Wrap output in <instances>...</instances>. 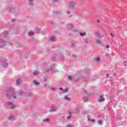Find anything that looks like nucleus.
Segmentation results:
<instances>
[{
    "instance_id": "obj_1",
    "label": "nucleus",
    "mask_w": 127,
    "mask_h": 127,
    "mask_svg": "<svg viewBox=\"0 0 127 127\" xmlns=\"http://www.w3.org/2000/svg\"><path fill=\"white\" fill-rule=\"evenodd\" d=\"M53 61H56L57 59H60L63 60V53H60L59 54H56L55 56L52 58Z\"/></svg>"
},
{
    "instance_id": "obj_2",
    "label": "nucleus",
    "mask_w": 127,
    "mask_h": 127,
    "mask_svg": "<svg viewBox=\"0 0 127 127\" xmlns=\"http://www.w3.org/2000/svg\"><path fill=\"white\" fill-rule=\"evenodd\" d=\"M6 97L7 98H11V97H13L14 99H15V98H16V96H15V95H13V94H12V91L9 89H8Z\"/></svg>"
},
{
    "instance_id": "obj_3",
    "label": "nucleus",
    "mask_w": 127,
    "mask_h": 127,
    "mask_svg": "<svg viewBox=\"0 0 127 127\" xmlns=\"http://www.w3.org/2000/svg\"><path fill=\"white\" fill-rule=\"evenodd\" d=\"M55 68V64H53L50 65V69L44 70V73H48V72H49L50 71H52V70H54Z\"/></svg>"
},
{
    "instance_id": "obj_4",
    "label": "nucleus",
    "mask_w": 127,
    "mask_h": 127,
    "mask_svg": "<svg viewBox=\"0 0 127 127\" xmlns=\"http://www.w3.org/2000/svg\"><path fill=\"white\" fill-rule=\"evenodd\" d=\"M6 104H7V106H8L9 107H10L11 110H13V109H14L15 107V106L14 105H13V103H12V102H11L10 101L7 102Z\"/></svg>"
},
{
    "instance_id": "obj_5",
    "label": "nucleus",
    "mask_w": 127,
    "mask_h": 127,
    "mask_svg": "<svg viewBox=\"0 0 127 127\" xmlns=\"http://www.w3.org/2000/svg\"><path fill=\"white\" fill-rule=\"evenodd\" d=\"M5 44H6V41L2 39L0 40V48H2V47H3V46H4Z\"/></svg>"
},
{
    "instance_id": "obj_6",
    "label": "nucleus",
    "mask_w": 127,
    "mask_h": 127,
    "mask_svg": "<svg viewBox=\"0 0 127 127\" xmlns=\"http://www.w3.org/2000/svg\"><path fill=\"white\" fill-rule=\"evenodd\" d=\"M57 110V107L55 106V105H52L51 107V109L50 110V113H51V112H56Z\"/></svg>"
},
{
    "instance_id": "obj_7",
    "label": "nucleus",
    "mask_w": 127,
    "mask_h": 127,
    "mask_svg": "<svg viewBox=\"0 0 127 127\" xmlns=\"http://www.w3.org/2000/svg\"><path fill=\"white\" fill-rule=\"evenodd\" d=\"M67 28L68 29H70L72 31H75L74 30H73V27H74V26H73V24H68L66 25Z\"/></svg>"
},
{
    "instance_id": "obj_8",
    "label": "nucleus",
    "mask_w": 127,
    "mask_h": 127,
    "mask_svg": "<svg viewBox=\"0 0 127 127\" xmlns=\"http://www.w3.org/2000/svg\"><path fill=\"white\" fill-rule=\"evenodd\" d=\"M2 66L6 68L7 67V63L6 62V60H5L4 61L2 62Z\"/></svg>"
},
{
    "instance_id": "obj_9",
    "label": "nucleus",
    "mask_w": 127,
    "mask_h": 127,
    "mask_svg": "<svg viewBox=\"0 0 127 127\" xmlns=\"http://www.w3.org/2000/svg\"><path fill=\"white\" fill-rule=\"evenodd\" d=\"M84 42H85V43H86V44H89L92 42V41H91V40L90 39H89L88 38L84 39Z\"/></svg>"
},
{
    "instance_id": "obj_10",
    "label": "nucleus",
    "mask_w": 127,
    "mask_h": 127,
    "mask_svg": "<svg viewBox=\"0 0 127 127\" xmlns=\"http://www.w3.org/2000/svg\"><path fill=\"white\" fill-rule=\"evenodd\" d=\"M99 102H104L105 101V98L103 95L100 96V98L98 99Z\"/></svg>"
},
{
    "instance_id": "obj_11",
    "label": "nucleus",
    "mask_w": 127,
    "mask_h": 127,
    "mask_svg": "<svg viewBox=\"0 0 127 127\" xmlns=\"http://www.w3.org/2000/svg\"><path fill=\"white\" fill-rule=\"evenodd\" d=\"M95 34L97 37H100V38H102V37L101 36V34H100L99 31H95Z\"/></svg>"
},
{
    "instance_id": "obj_12",
    "label": "nucleus",
    "mask_w": 127,
    "mask_h": 127,
    "mask_svg": "<svg viewBox=\"0 0 127 127\" xmlns=\"http://www.w3.org/2000/svg\"><path fill=\"white\" fill-rule=\"evenodd\" d=\"M74 6H75V2L73 1L69 2V7L73 8Z\"/></svg>"
},
{
    "instance_id": "obj_13",
    "label": "nucleus",
    "mask_w": 127,
    "mask_h": 127,
    "mask_svg": "<svg viewBox=\"0 0 127 127\" xmlns=\"http://www.w3.org/2000/svg\"><path fill=\"white\" fill-rule=\"evenodd\" d=\"M49 40L51 42H53L55 41V40H56V38L54 36H52L49 38Z\"/></svg>"
},
{
    "instance_id": "obj_14",
    "label": "nucleus",
    "mask_w": 127,
    "mask_h": 127,
    "mask_svg": "<svg viewBox=\"0 0 127 127\" xmlns=\"http://www.w3.org/2000/svg\"><path fill=\"white\" fill-rule=\"evenodd\" d=\"M33 83L35 86H39L40 85V83L37 82L36 80H34Z\"/></svg>"
},
{
    "instance_id": "obj_15",
    "label": "nucleus",
    "mask_w": 127,
    "mask_h": 127,
    "mask_svg": "<svg viewBox=\"0 0 127 127\" xmlns=\"http://www.w3.org/2000/svg\"><path fill=\"white\" fill-rule=\"evenodd\" d=\"M22 82V81H21V79L19 78L16 81V85H20V84H21Z\"/></svg>"
},
{
    "instance_id": "obj_16",
    "label": "nucleus",
    "mask_w": 127,
    "mask_h": 127,
    "mask_svg": "<svg viewBox=\"0 0 127 127\" xmlns=\"http://www.w3.org/2000/svg\"><path fill=\"white\" fill-rule=\"evenodd\" d=\"M32 74L34 76H37V75H39V71L36 70V71H34V72H33Z\"/></svg>"
},
{
    "instance_id": "obj_17",
    "label": "nucleus",
    "mask_w": 127,
    "mask_h": 127,
    "mask_svg": "<svg viewBox=\"0 0 127 127\" xmlns=\"http://www.w3.org/2000/svg\"><path fill=\"white\" fill-rule=\"evenodd\" d=\"M34 1V0H29L28 4H29V5H33Z\"/></svg>"
},
{
    "instance_id": "obj_18",
    "label": "nucleus",
    "mask_w": 127,
    "mask_h": 127,
    "mask_svg": "<svg viewBox=\"0 0 127 127\" xmlns=\"http://www.w3.org/2000/svg\"><path fill=\"white\" fill-rule=\"evenodd\" d=\"M103 123L104 122L103 121V120H100L98 121L97 124H98V125H100V126H102Z\"/></svg>"
},
{
    "instance_id": "obj_19",
    "label": "nucleus",
    "mask_w": 127,
    "mask_h": 127,
    "mask_svg": "<svg viewBox=\"0 0 127 127\" xmlns=\"http://www.w3.org/2000/svg\"><path fill=\"white\" fill-rule=\"evenodd\" d=\"M83 102H88V97L85 96L82 98Z\"/></svg>"
},
{
    "instance_id": "obj_20",
    "label": "nucleus",
    "mask_w": 127,
    "mask_h": 127,
    "mask_svg": "<svg viewBox=\"0 0 127 127\" xmlns=\"http://www.w3.org/2000/svg\"><path fill=\"white\" fill-rule=\"evenodd\" d=\"M4 34H5V35L4 36V37H5V38H7V35L8 34V31H5L4 32Z\"/></svg>"
},
{
    "instance_id": "obj_21",
    "label": "nucleus",
    "mask_w": 127,
    "mask_h": 127,
    "mask_svg": "<svg viewBox=\"0 0 127 127\" xmlns=\"http://www.w3.org/2000/svg\"><path fill=\"white\" fill-rule=\"evenodd\" d=\"M33 96V93L29 92L27 93V97H32Z\"/></svg>"
},
{
    "instance_id": "obj_22",
    "label": "nucleus",
    "mask_w": 127,
    "mask_h": 127,
    "mask_svg": "<svg viewBox=\"0 0 127 127\" xmlns=\"http://www.w3.org/2000/svg\"><path fill=\"white\" fill-rule=\"evenodd\" d=\"M64 100H65V101H69L70 100H71V98L67 96H64Z\"/></svg>"
},
{
    "instance_id": "obj_23",
    "label": "nucleus",
    "mask_w": 127,
    "mask_h": 127,
    "mask_svg": "<svg viewBox=\"0 0 127 127\" xmlns=\"http://www.w3.org/2000/svg\"><path fill=\"white\" fill-rule=\"evenodd\" d=\"M28 36H33V35H34V33L33 32H29L28 33Z\"/></svg>"
},
{
    "instance_id": "obj_24",
    "label": "nucleus",
    "mask_w": 127,
    "mask_h": 127,
    "mask_svg": "<svg viewBox=\"0 0 127 127\" xmlns=\"http://www.w3.org/2000/svg\"><path fill=\"white\" fill-rule=\"evenodd\" d=\"M15 46L17 47V48H19L20 47V44L19 43H16L15 44Z\"/></svg>"
},
{
    "instance_id": "obj_25",
    "label": "nucleus",
    "mask_w": 127,
    "mask_h": 127,
    "mask_svg": "<svg viewBox=\"0 0 127 127\" xmlns=\"http://www.w3.org/2000/svg\"><path fill=\"white\" fill-rule=\"evenodd\" d=\"M95 43L96 44H101V43H102V42L101 41V40H97L96 41H95Z\"/></svg>"
},
{
    "instance_id": "obj_26",
    "label": "nucleus",
    "mask_w": 127,
    "mask_h": 127,
    "mask_svg": "<svg viewBox=\"0 0 127 127\" xmlns=\"http://www.w3.org/2000/svg\"><path fill=\"white\" fill-rule=\"evenodd\" d=\"M79 112H80V108H76L75 109V113L76 114H78V113H79Z\"/></svg>"
},
{
    "instance_id": "obj_27",
    "label": "nucleus",
    "mask_w": 127,
    "mask_h": 127,
    "mask_svg": "<svg viewBox=\"0 0 127 127\" xmlns=\"http://www.w3.org/2000/svg\"><path fill=\"white\" fill-rule=\"evenodd\" d=\"M14 118V116H13V115H11L10 116L8 117V120H12Z\"/></svg>"
},
{
    "instance_id": "obj_28",
    "label": "nucleus",
    "mask_w": 127,
    "mask_h": 127,
    "mask_svg": "<svg viewBox=\"0 0 127 127\" xmlns=\"http://www.w3.org/2000/svg\"><path fill=\"white\" fill-rule=\"evenodd\" d=\"M10 11H12V12H16L15 9L14 8H12L10 9Z\"/></svg>"
},
{
    "instance_id": "obj_29",
    "label": "nucleus",
    "mask_w": 127,
    "mask_h": 127,
    "mask_svg": "<svg viewBox=\"0 0 127 127\" xmlns=\"http://www.w3.org/2000/svg\"><path fill=\"white\" fill-rule=\"evenodd\" d=\"M71 117V112H69V116L66 117V119L67 120H69V119H70Z\"/></svg>"
},
{
    "instance_id": "obj_30",
    "label": "nucleus",
    "mask_w": 127,
    "mask_h": 127,
    "mask_svg": "<svg viewBox=\"0 0 127 127\" xmlns=\"http://www.w3.org/2000/svg\"><path fill=\"white\" fill-rule=\"evenodd\" d=\"M51 90H52V91H54L55 92H56V91H57V89L53 87L51 88Z\"/></svg>"
},
{
    "instance_id": "obj_31",
    "label": "nucleus",
    "mask_w": 127,
    "mask_h": 127,
    "mask_svg": "<svg viewBox=\"0 0 127 127\" xmlns=\"http://www.w3.org/2000/svg\"><path fill=\"white\" fill-rule=\"evenodd\" d=\"M80 36H84V35H86V33H80Z\"/></svg>"
},
{
    "instance_id": "obj_32",
    "label": "nucleus",
    "mask_w": 127,
    "mask_h": 127,
    "mask_svg": "<svg viewBox=\"0 0 127 127\" xmlns=\"http://www.w3.org/2000/svg\"><path fill=\"white\" fill-rule=\"evenodd\" d=\"M68 90H69L68 88H66L64 90V93H67V92H68Z\"/></svg>"
},
{
    "instance_id": "obj_33",
    "label": "nucleus",
    "mask_w": 127,
    "mask_h": 127,
    "mask_svg": "<svg viewBox=\"0 0 127 127\" xmlns=\"http://www.w3.org/2000/svg\"><path fill=\"white\" fill-rule=\"evenodd\" d=\"M19 95H23V91L22 90L19 91Z\"/></svg>"
},
{
    "instance_id": "obj_34",
    "label": "nucleus",
    "mask_w": 127,
    "mask_h": 127,
    "mask_svg": "<svg viewBox=\"0 0 127 127\" xmlns=\"http://www.w3.org/2000/svg\"><path fill=\"white\" fill-rule=\"evenodd\" d=\"M43 122H45V123L48 122H49V119H44V120H43Z\"/></svg>"
},
{
    "instance_id": "obj_35",
    "label": "nucleus",
    "mask_w": 127,
    "mask_h": 127,
    "mask_svg": "<svg viewBox=\"0 0 127 127\" xmlns=\"http://www.w3.org/2000/svg\"><path fill=\"white\" fill-rule=\"evenodd\" d=\"M68 80H70V81H72V76H70V75H69L68 76Z\"/></svg>"
},
{
    "instance_id": "obj_36",
    "label": "nucleus",
    "mask_w": 127,
    "mask_h": 127,
    "mask_svg": "<svg viewBox=\"0 0 127 127\" xmlns=\"http://www.w3.org/2000/svg\"><path fill=\"white\" fill-rule=\"evenodd\" d=\"M66 127H73V125L72 124H68Z\"/></svg>"
},
{
    "instance_id": "obj_37",
    "label": "nucleus",
    "mask_w": 127,
    "mask_h": 127,
    "mask_svg": "<svg viewBox=\"0 0 127 127\" xmlns=\"http://www.w3.org/2000/svg\"><path fill=\"white\" fill-rule=\"evenodd\" d=\"M95 61L96 62H99L100 61V58H96L95 60Z\"/></svg>"
},
{
    "instance_id": "obj_38",
    "label": "nucleus",
    "mask_w": 127,
    "mask_h": 127,
    "mask_svg": "<svg viewBox=\"0 0 127 127\" xmlns=\"http://www.w3.org/2000/svg\"><path fill=\"white\" fill-rule=\"evenodd\" d=\"M90 117H91V116H90V115H88V116H87V120H88V121H91V120H90Z\"/></svg>"
},
{
    "instance_id": "obj_39",
    "label": "nucleus",
    "mask_w": 127,
    "mask_h": 127,
    "mask_svg": "<svg viewBox=\"0 0 127 127\" xmlns=\"http://www.w3.org/2000/svg\"><path fill=\"white\" fill-rule=\"evenodd\" d=\"M59 89L60 90V91H63V92H64V89H63L62 88H60Z\"/></svg>"
},
{
    "instance_id": "obj_40",
    "label": "nucleus",
    "mask_w": 127,
    "mask_h": 127,
    "mask_svg": "<svg viewBox=\"0 0 127 127\" xmlns=\"http://www.w3.org/2000/svg\"><path fill=\"white\" fill-rule=\"evenodd\" d=\"M52 1L53 2H57V1H58V0H53Z\"/></svg>"
},
{
    "instance_id": "obj_41",
    "label": "nucleus",
    "mask_w": 127,
    "mask_h": 127,
    "mask_svg": "<svg viewBox=\"0 0 127 127\" xmlns=\"http://www.w3.org/2000/svg\"><path fill=\"white\" fill-rule=\"evenodd\" d=\"M43 65H47V62H44Z\"/></svg>"
},
{
    "instance_id": "obj_42",
    "label": "nucleus",
    "mask_w": 127,
    "mask_h": 127,
    "mask_svg": "<svg viewBox=\"0 0 127 127\" xmlns=\"http://www.w3.org/2000/svg\"><path fill=\"white\" fill-rule=\"evenodd\" d=\"M66 13H67V14H70V12H69V10H67V11H66Z\"/></svg>"
},
{
    "instance_id": "obj_43",
    "label": "nucleus",
    "mask_w": 127,
    "mask_h": 127,
    "mask_svg": "<svg viewBox=\"0 0 127 127\" xmlns=\"http://www.w3.org/2000/svg\"><path fill=\"white\" fill-rule=\"evenodd\" d=\"M71 45H72V46L73 47H74V46H75V43H71Z\"/></svg>"
},
{
    "instance_id": "obj_44",
    "label": "nucleus",
    "mask_w": 127,
    "mask_h": 127,
    "mask_svg": "<svg viewBox=\"0 0 127 127\" xmlns=\"http://www.w3.org/2000/svg\"><path fill=\"white\" fill-rule=\"evenodd\" d=\"M106 48L108 49L109 48H110V45H108L106 46Z\"/></svg>"
},
{
    "instance_id": "obj_45",
    "label": "nucleus",
    "mask_w": 127,
    "mask_h": 127,
    "mask_svg": "<svg viewBox=\"0 0 127 127\" xmlns=\"http://www.w3.org/2000/svg\"><path fill=\"white\" fill-rule=\"evenodd\" d=\"M111 36H112V37H115V35H113L112 33H111Z\"/></svg>"
},
{
    "instance_id": "obj_46",
    "label": "nucleus",
    "mask_w": 127,
    "mask_h": 127,
    "mask_svg": "<svg viewBox=\"0 0 127 127\" xmlns=\"http://www.w3.org/2000/svg\"><path fill=\"white\" fill-rule=\"evenodd\" d=\"M54 73H56V71H52V72H51L52 74H54Z\"/></svg>"
},
{
    "instance_id": "obj_47",
    "label": "nucleus",
    "mask_w": 127,
    "mask_h": 127,
    "mask_svg": "<svg viewBox=\"0 0 127 127\" xmlns=\"http://www.w3.org/2000/svg\"><path fill=\"white\" fill-rule=\"evenodd\" d=\"M80 80V78H78L77 79H76L75 81L76 82H78Z\"/></svg>"
},
{
    "instance_id": "obj_48",
    "label": "nucleus",
    "mask_w": 127,
    "mask_h": 127,
    "mask_svg": "<svg viewBox=\"0 0 127 127\" xmlns=\"http://www.w3.org/2000/svg\"><path fill=\"white\" fill-rule=\"evenodd\" d=\"M11 21H12V22H14V19H11Z\"/></svg>"
},
{
    "instance_id": "obj_49",
    "label": "nucleus",
    "mask_w": 127,
    "mask_h": 127,
    "mask_svg": "<svg viewBox=\"0 0 127 127\" xmlns=\"http://www.w3.org/2000/svg\"><path fill=\"white\" fill-rule=\"evenodd\" d=\"M91 122H95V120L92 119V120H91Z\"/></svg>"
},
{
    "instance_id": "obj_50",
    "label": "nucleus",
    "mask_w": 127,
    "mask_h": 127,
    "mask_svg": "<svg viewBox=\"0 0 127 127\" xmlns=\"http://www.w3.org/2000/svg\"><path fill=\"white\" fill-rule=\"evenodd\" d=\"M51 24H54V21H52L51 22Z\"/></svg>"
},
{
    "instance_id": "obj_51",
    "label": "nucleus",
    "mask_w": 127,
    "mask_h": 127,
    "mask_svg": "<svg viewBox=\"0 0 127 127\" xmlns=\"http://www.w3.org/2000/svg\"><path fill=\"white\" fill-rule=\"evenodd\" d=\"M10 46H12V43H10Z\"/></svg>"
},
{
    "instance_id": "obj_52",
    "label": "nucleus",
    "mask_w": 127,
    "mask_h": 127,
    "mask_svg": "<svg viewBox=\"0 0 127 127\" xmlns=\"http://www.w3.org/2000/svg\"><path fill=\"white\" fill-rule=\"evenodd\" d=\"M97 21L98 23H100V20H97Z\"/></svg>"
},
{
    "instance_id": "obj_53",
    "label": "nucleus",
    "mask_w": 127,
    "mask_h": 127,
    "mask_svg": "<svg viewBox=\"0 0 127 127\" xmlns=\"http://www.w3.org/2000/svg\"><path fill=\"white\" fill-rule=\"evenodd\" d=\"M106 56H107V57H108V56H110V54H106Z\"/></svg>"
},
{
    "instance_id": "obj_54",
    "label": "nucleus",
    "mask_w": 127,
    "mask_h": 127,
    "mask_svg": "<svg viewBox=\"0 0 127 127\" xmlns=\"http://www.w3.org/2000/svg\"><path fill=\"white\" fill-rule=\"evenodd\" d=\"M72 57H76V55H72Z\"/></svg>"
},
{
    "instance_id": "obj_55",
    "label": "nucleus",
    "mask_w": 127,
    "mask_h": 127,
    "mask_svg": "<svg viewBox=\"0 0 127 127\" xmlns=\"http://www.w3.org/2000/svg\"><path fill=\"white\" fill-rule=\"evenodd\" d=\"M107 77L109 78V74H107Z\"/></svg>"
},
{
    "instance_id": "obj_56",
    "label": "nucleus",
    "mask_w": 127,
    "mask_h": 127,
    "mask_svg": "<svg viewBox=\"0 0 127 127\" xmlns=\"http://www.w3.org/2000/svg\"><path fill=\"white\" fill-rule=\"evenodd\" d=\"M83 91H84V93H86V90H83Z\"/></svg>"
},
{
    "instance_id": "obj_57",
    "label": "nucleus",
    "mask_w": 127,
    "mask_h": 127,
    "mask_svg": "<svg viewBox=\"0 0 127 127\" xmlns=\"http://www.w3.org/2000/svg\"><path fill=\"white\" fill-rule=\"evenodd\" d=\"M44 81H46V78H44Z\"/></svg>"
},
{
    "instance_id": "obj_58",
    "label": "nucleus",
    "mask_w": 127,
    "mask_h": 127,
    "mask_svg": "<svg viewBox=\"0 0 127 127\" xmlns=\"http://www.w3.org/2000/svg\"><path fill=\"white\" fill-rule=\"evenodd\" d=\"M84 72H88V71H87V70H85V71Z\"/></svg>"
},
{
    "instance_id": "obj_59",
    "label": "nucleus",
    "mask_w": 127,
    "mask_h": 127,
    "mask_svg": "<svg viewBox=\"0 0 127 127\" xmlns=\"http://www.w3.org/2000/svg\"><path fill=\"white\" fill-rule=\"evenodd\" d=\"M69 36H71V34H69Z\"/></svg>"
},
{
    "instance_id": "obj_60",
    "label": "nucleus",
    "mask_w": 127,
    "mask_h": 127,
    "mask_svg": "<svg viewBox=\"0 0 127 127\" xmlns=\"http://www.w3.org/2000/svg\"><path fill=\"white\" fill-rule=\"evenodd\" d=\"M125 63H127V62H125Z\"/></svg>"
},
{
    "instance_id": "obj_61",
    "label": "nucleus",
    "mask_w": 127,
    "mask_h": 127,
    "mask_svg": "<svg viewBox=\"0 0 127 127\" xmlns=\"http://www.w3.org/2000/svg\"><path fill=\"white\" fill-rule=\"evenodd\" d=\"M87 71H90V70L89 69H87Z\"/></svg>"
},
{
    "instance_id": "obj_62",
    "label": "nucleus",
    "mask_w": 127,
    "mask_h": 127,
    "mask_svg": "<svg viewBox=\"0 0 127 127\" xmlns=\"http://www.w3.org/2000/svg\"><path fill=\"white\" fill-rule=\"evenodd\" d=\"M114 75H116V73H114Z\"/></svg>"
}]
</instances>
